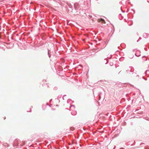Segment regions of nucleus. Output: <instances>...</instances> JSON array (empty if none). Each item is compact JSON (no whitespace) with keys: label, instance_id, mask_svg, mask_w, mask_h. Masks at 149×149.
Here are the masks:
<instances>
[{"label":"nucleus","instance_id":"1","mask_svg":"<svg viewBox=\"0 0 149 149\" xmlns=\"http://www.w3.org/2000/svg\"><path fill=\"white\" fill-rule=\"evenodd\" d=\"M97 21H98V22H101L102 23H104V24L105 23V21L103 19H98Z\"/></svg>","mask_w":149,"mask_h":149}]
</instances>
